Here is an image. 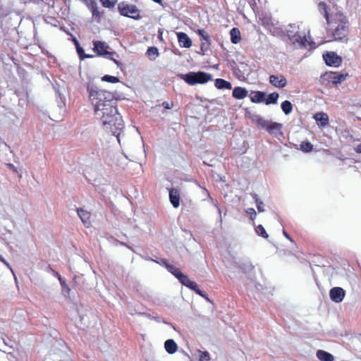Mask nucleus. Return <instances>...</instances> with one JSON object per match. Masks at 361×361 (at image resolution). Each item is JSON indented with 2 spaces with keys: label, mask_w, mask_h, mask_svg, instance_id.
Instances as JSON below:
<instances>
[{
  "label": "nucleus",
  "mask_w": 361,
  "mask_h": 361,
  "mask_svg": "<svg viewBox=\"0 0 361 361\" xmlns=\"http://www.w3.org/2000/svg\"><path fill=\"white\" fill-rule=\"evenodd\" d=\"M215 87L219 90H231L232 87L231 82L221 78H218L215 80Z\"/></svg>",
  "instance_id": "nucleus-20"
},
{
  "label": "nucleus",
  "mask_w": 361,
  "mask_h": 361,
  "mask_svg": "<svg viewBox=\"0 0 361 361\" xmlns=\"http://www.w3.org/2000/svg\"><path fill=\"white\" fill-rule=\"evenodd\" d=\"M247 214L250 215V219L253 221L256 217V212L253 208H249L246 210Z\"/></svg>",
  "instance_id": "nucleus-34"
},
{
  "label": "nucleus",
  "mask_w": 361,
  "mask_h": 361,
  "mask_svg": "<svg viewBox=\"0 0 361 361\" xmlns=\"http://www.w3.org/2000/svg\"><path fill=\"white\" fill-rule=\"evenodd\" d=\"M255 202H256V203H259V202H258V201H257V200H255Z\"/></svg>",
  "instance_id": "nucleus-50"
},
{
  "label": "nucleus",
  "mask_w": 361,
  "mask_h": 361,
  "mask_svg": "<svg viewBox=\"0 0 361 361\" xmlns=\"http://www.w3.org/2000/svg\"><path fill=\"white\" fill-rule=\"evenodd\" d=\"M169 199L171 203H179L180 191L177 188H172L169 191Z\"/></svg>",
  "instance_id": "nucleus-21"
},
{
  "label": "nucleus",
  "mask_w": 361,
  "mask_h": 361,
  "mask_svg": "<svg viewBox=\"0 0 361 361\" xmlns=\"http://www.w3.org/2000/svg\"><path fill=\"white\" fill-rule=\"evenodd\" d=\"M198 34L202 37V39L204 41H207V43L208 42L209 37L204 30H198Z\"/></svg>",
  "instance_id": "nucleus-35"
},
{
  "label": "nucleus",
  "mask_w": 361,
  "mask_h": 361,
  "mask_svg": "<svg viewBox=\"0 0 361 361\" xmlns=\"http://www.w3.org/2000/svg\"><path fill=\"white\" fill-rule=\"evenodd\" d=\"M355 151L357 153H361V142L355 147Z\"/></svg>",
  "instance_id": "nucleus-41"
},
{
  "label": "nucleus",
  "mask_w": 361,
  "mask_h": 361,
  "mask_svg": "<svg viewBox=\"0 0 361 361\" xmlns=\"http://www.w3.org/2000/svg\"><path fill=\"white\" fill-rule=\"evenodd\" d=\"M147 55L151 60H154L159 55L158 49L156 47H149L147 51Z\"/></svg>",
  "instance_id": "nucleus-26"
},
{
  "label": "nucleus",
  "mask_w": 361,
  "mask_h": 361,
  "mask_svg": "<svg viewBox=\"0 0 361 361\" xmlns=\"http://www.w3.org/2000/svg\"><path fill=\"white\" fill-rule=\"evenodd\" d=\"M313 118L320 128H324L329 125V116L324 112H317L314 114Z\"/></svg>",
  "instance_id": "nucleus-10"
},
{
  "label": "nucleus",
  "mask_w": 361,
  "mask_h": 361,
  "mask_svg": "<svg viewBox=\"0 0 361 361\" xmlns=\"http://www.w3.org/2000/svg\"><path fill=\"white\" fill-rule=\"evenodd\" d=\"M281 109L285 114L288 115L293 111V105L289 101H284L281 103Z\"/></svg>",
  "instance_id": "nucleus-24"
},
{
  "label": "nucleus",
  "mask_w": 361,
  "mask_h": 361,
  "mask_svg": "<svg viewBox=\"0 0 361 361\" xmlns=\"http://www.w3.org/2000/svg\"><path fill=\"white\" fill-rule=\"evenodd\" d=\"M267 94L259 91L252 92L250 94V99L255 103H261L264 102Z\"/></svg>",
  "instance_id": "nucleus-16"
},
{
  "label": "nucleus",
  "mask_w": 361,
  "mask_h": 361,
  "mask_svg": "<svg viewBox=\"0 0 361 361\" xmlns=\"http://www.w3.org/2000/svg\"><path fill=\"white\" fill-rule=\"evenodd\" d=\"M269 82L274 87L283 88L287 85V80L283 75H271L269 76Z\"/></svg>",
  "instance_id": "nucleus-8"
},
{
  "label": "nucleus",
  "mask_w": 361,
  "mask_h": 361,
  "mask_svg": "<svg viewBox=\"0 0 361 361\" xmlns=\"http://www.w3.org/2000/svg\"><path fill=\"white\" fill-rule=\"evenodd\" d=\"M0 260L4 262L7 267H10L9 264L0 255Z\"/></svg>",
  "instance_id": "nucleus-43"
},
{
  "label": "nucleus",
  "mask_w": 361,
  "mask_h": 361,
  "mask_svg": "<svg viewBox=\"0 0 361 361\" xmlns=\"http://www.w3.org/2000/svg\"><path fill=\"white\" fill-rule=\"evenodd\" d=\"M325 17H326V19H328V14H327V13H326H326H325Z\"/></svg>",
  "instance_id": "nucleus-49"
},
{
  "label": "nucleus",
  "mask_w": 361,
  "mask_h": 361,
  "mask_svg": "<svg viewBox=\"0 0 361 361\" xmlns=\"http://www.w3.org/2000/svg\"><path fill=\"white\" fill-rule=\"evenodd\" d=\"M70 290H71L70 288L68 286H66V291L67 292V293H69Z\"/></svg>",
  "instance_id": "nucleus-47"
},
{
  "label": "nucleus",
  "mask_w": 361,
  "mask_h": 361,
  "mask_svg": "<svg viewBox=\"0 0 361 361\" xmlns=\"http://www.w3.org/2000/svg\"><path fill=\"white\" fill-rule=\"evenodd\" d=\"M323 58L327 66L338 67L341 63L342 59L334 52H328L324 54Z\"/></svg>",
  "instance_id": "nucleus-7"
},
{
  "label": "nucleus",
  "mask_w": 361,
  "mask_h": 361,
  "mask_svg": "<svg viewBox=\"0 0 361 361\" xmlns=\"http://www.w3.org/2000/svg\"><path fill=\"white\" fill-rule=\"evenodd\" d=\"M175 208H177L180 204H173Z\"/></svg>",
  "instance_id": "nucleus-48"
},
{
  "label": "nucleus",
  "mask_w": 361,
  "mask_h": 361,
  "mask_svg": "<svg viewBox=\"0 0 361 361\" xmlns=\"http://www.w3.org/2000/svg\"><path fill=\"white\" fill-rule=\"evenodd\" d=\"M7 166L12 171L17 172V169L15 167V166L13 164H7Z\"/></svg>",
  "instance_id": "nucleus-40"
},
{
  "label": "nucleus",
  "mask_w": 361,
  "mask_h": 361,
  "mask_svg": "<svg viewBox=\"0 0 361 361\" xmlns=\"http://www.w3.org/2000/svg\"><path fill=\"white\" fill-rule=\"evenodd\" d=\"M87 89L90 99L94 106L95 118L102 126L116 136L120 143L121 133L124 124L121 115L118 113L116 101L114 99V95L92 84H89Z\"/></svg>",
  "instance_id": "nucleus-1"
},
{
  "label": "nucleus",
  "mask_w": 361,
  "mask_h": 361,
  "mask_svg": "<svg viewBox=\"0 0 361 361\" xmlns=\"http://www.w3.org/2000/svg\"><path fill=\"white\" fill-rule=\"evenodd\" d=\"M313 146L310 142H302L300 149L305 152H310L312 150Z\"/></svg>",
  "instance_id": "nucleus-30"
},
{
  "label": "nucleus",
  "mask_w": 361,
  "mask_h": 361,
  "mask_svg": "<svg viewBox=\"0 0 361 361\" xmlns=\"http://www.w3.org/2000/svg\"><path fill=\"white\" fill-rule=\"evenodd\" d=\"M85 2L87 4L88 8L91 11H93V10L95 11V8H97V4L94 0H87V1H85Z\"/></svg>",
  "instance_id": "nucleus-32"
},
{
  "label": "nucleus",
  "mask_w": 361,
  "mask_h": 361,
  "mask_svg": "<svg viewBox=\"0 0 361 361\" xmlns=\"http://www.w3.org/2000/svg\"><path fill=\"white\" fill-rule=\"evenodd\" d=\"M180 78L188 84L194 85L196 84H204L212 80V75L204 72H190L187 74L181 75Z\"/></svg>",
  "instance_id": "nucleus-4"
},
{
  "label": "nucleus",
  "mask_w": 361,
  "mask_h": 361,
  "mask_svg": "<svg viewBox=\"0 0 361 361\" xmlns=\"http://www.w3.org/2000/svg\"><path fill=\"white\" fill-rule=\"evenodd\" d=\"M200 353V361H209L211 360L210 355L207 351H201Z\"/></svg>",
  "instance_id": "nucleus-31"
},
{
  "label": "nucleus",
  "mask_w": 361,
  "mask_h": 361,
  "mask_svg": "<svg viewBox=\"0 0 361 361\" xmlns=\"http://www.w3.org/2000/svg\"><path fill=\"white\" fill-rule=\"evenodd\" d=\"M231 40L233 44H237L240 40V32L237 28L231 29Z\"/></svg>",
  "instance_id": "nucleus-23"
},
{
  "label": "nucleus",
  "mask_w": 361,
  "mask_h": 361,
  "mask_svg": "<svg viewBox=\"0 0 361 361\" xmlns=\"http://www.w3.org/2000/svg\"><path fill=\"white\" fill-rule=\"evenodd\" d=\"M102 80L104 82H108L111 83H116L119 82V80L116 76H111L109 75H105L102 78Z\"/></svg>",
  "instance_id": "nucleus-29"
},
{
  "label": "nucleus",
  "mask_w": 361,
  "mask_h": 361,
  "mask_svg": "<svg viewBox=\"0 0 361 361\" xmlns=\"http://www.w3.org/2000/svg\"><path fill=\"white\" fill-rule=\"evenodd\" d=\"M74 42H75V46H76V48H77L78 47H80L79 43H78V40H77V39H74Z\"/></svg>",
  "instance_id": "nucleus-45"
},
{
  "label": "nucleus",
  "mask_w": 361,
  "mask_h": 361,
  "mask_svg": "<svg viewBox=\"0 0 361 361\" xmlns=\"http://www.w3.org/2000/svg\"><path fill=\"white\" fill-rule=\"evenodd\" d=\"M257 205H258L257 208H258L259 212H262L263 209L261 207V204H257Z\"/></svg>",
  "instance_id": "nucleus-46"
},
{
  "label": "nucleus",
  "mask_w": 361,
  "mask_h": 361,
  "mask_svg": "<svg viewBox=\"0 0 361 361\" xmlns=\"http://www.w3.org/2000/svg\"><path fill=\"white\" fill-rule=\"evenodd\" d=\"M290 42L298 47H307L310 45V42L307 39L305 35H301L300 32H298L295 35H291V37L289 38Z\"/></svg>",
  "instance_id": "nucleus-6"
},
{
  "label": "nucleus",
  "mask_w": 361,
  "mask_h": 361,
  "mask_svg": "<svg viewBox=\"0 0 361 361\" xmlns=\"http://www.w3.org/2000/svg\"><path fill=\"white\" fill-rule=\"evenodd\" d=\"M255 231L256 233L262 236V238L267 239L268 238L269 235L265 230V228H264V226L261 224L258 225L256 228H255Z\"/></svg>",
  "instance_id": "nucleus-27"
},
{
  "label": "nucleus",
  "mask_w": 361,
  "mask_h": 361,
  "mask_svg": "<svg viewBox=\"0 0 361 361\" xmlns=\"http://www.w3.org/2000/svg\"><path fill=\"white\" fill-rule=\"evenodd\" d=\"M77 52H78V55H79V56H80V58L81 59H84L85 58H90V57H92V56H90V55H83L84 49L82 47H77Z\"/></svg>",
  "instance_id": "nucleus-33"
},
{
  "label": "nucleus",
  "mask_w": 361,
  "mask_h": 361,
  "mask_svg": "<svg viewBox=\"0 0 361 361\" xmlns=\"http://www.w3.org/2000/svg\"><path fill=\"white\" fill-rule=\"evenodd\" d=\"M345 295V290L340 287H334L331 288L329 293L331 300L335 302H341L343 300Z\"/></svg>",
  "instance_id": "nucleus-11"
},
{
  "label": "nucleus",
  "mask_w": 361,
  "mask_h": 361,
  "mask_svg": "<svg viewBox=\"0 0 361 361\" xmlns=\"http://www.w3.org/2000/svg\"><path fill=\"white\" fill-rule=\"evenodd\" d=\"M178 43L181 47L189 48L192 45V41L184 32H178Z\"/></svg>",
  "instance_id": "nucleus-14"
},
{
  "label": "nucleus",
  "mask_w": 361,
  "mask_h": 361,
  "mask_svg": "<svg viewBox=\"0 0 361 361\" xmlns=\"http://www.w3.org/2000/svg\"><path fill=\"white\" fill-rule=\"evenodd\" d=\"M94 51L99 56H104L107 59H109L111 60H113L114 62L119 66L120 63L118 61L113 59L112 55L113 53L108 51V49L109 48V45L104 42H100V41H94Z\"/></svg>",
  "instance_id": "nucleus-5"
},
{
  "label": "nucleus",
  "mask_w": 361,
  "mask_h": 361,
  "mask_svg": "<svg viewBox=\"0 0 361 361\" xmlns=\"http://www.w3.org/2000/svg\"><path fill=\"white\" fill-rule=\"evenodd\" d=\"M91 12H92L93 16H98V17H99L100 15H101V13L98 10V7L95 8V11L93 10Z\"/></svg>",
  "instance_id": "nucleus-38"
},
{
  "label": "nucleus",
  "mask_w": 361,
  "mask_h": 361,
  "mask_svg": "<svg viewBox=\"0 0 361 361\" xmlns=\"http://www.w3.org/2000/svg\"><path fill=\"white\" fill-rule=\"evenodd\" d=\"M348 29L345 25H339L334 32V37L335 40L345 42L347 41Z\"/></svg>",
  "instance_id": "nucleus-12"
},
{
  "label": "nucleus",
  "mask_w": 361,
  "mask_h": 361,
  "mask_svg": "<svg viewBox=\"0 0 361 361\" xmlns=\"http://www.w3.org/2000/svg\"><path fill=\"white\" fill-rule=\"evenodd\" d=\"M162 106L165 108V109H171L172 107H173V104H169V102H164L163 104H162Z\"/></svg>",
  "instance_id": "nucleus-36"
},
{
  "label": "nucleus",
  "mask_w": 361,
  "mask_h": 361,
  "mask_svg": "<svg viewBox=\"0 0 361 361\" xmlns=\"http://www.w3.org/2000/svg\"><path fill=\"white\" fill-rule=\"evenodd\" d=\"M102 6L105 8H111L115 6L117 0H99Z\"/></svg>",
  "instance_id": "nucleus-28"
},
{
  "label": "nucleus",
  "mask_w": 361,
  "mask_h": 361,
  "mask_svg": "<svg viewBox=\"0 0 361 361\" xmlns=\"http://www.w3.org/2000/svg\"><path fill=\"white\" fill-rule=\"evenodd\" d=\"M167 270L175 276L183 285L194 290L197 294L204 297V294L200 289L198 285L195 281H190L188 277L184 275L178 268L171 264L167 266Z\"/></svg>",
  "instance_id": "nucleus-3"
},
{
  "label": "nucleus",
  "mask_w": 361,
  "mask_h": 361,
  "mask_svg": "<svg viewBox=\"0 0 361 361\" xmlns=\"http://www.w3.org/2000/svg\"><path fill=\"white\" fill-rule=\"evenodd\" d=\"M348 75L347 73H331L329 78L332 84L337 85L345 80Z\"/></svg>",
  "instance_id": "nucleus-15"
},
{
  "label": "nucleus",
  "mask_w": 361,
  "mask_h": 361,
  "mask_svg": "<svg viewBox=\"0 0 361 361\" xmlns=\"http://www.w3.org/2000/svg\"><path fill=\"white\" fill-rule=\"evenodd\" d=\"M77 212L85 226L90 228L92 226L91 213L82 208L78 209Z\"/></svg>",
  "instance_id": "nucleus-13"
},
{
  "label": "nucleus",
  "mask_w": 361,
  "mask_h": 361,
  "mask_svg": "<svg viewBox=\"0 0 361 361\" xmlns=\"http://www.w3.org/2000/svg\"><path fill=\"white\" fill-rule=\"evenodd\" d=\"M283 233L286 238L291 240L289 235L286 233V231H283Z\"/></svg>",
  "instance_id": "nucleus-44"
},
{
  "label": "nucleus",
  "mask_w": 361,
  "mask_h": 361,
  "mask_svg": "<svg viewBox=\"0 0 361 361\" xmlns=\"http://www.w3.org/2000/svg\"><path fill=\"white\" fill-rule=\"evenodd\" d=\"M209 44V40L208 41L207 43V41H205L204 42H202V44H201V49L202 50L207 49L208 48Z\"/></svg>",
  "instance_id": "nucleus-37"
},
{
  "label": "nucleus",
  "mask_w": 361,
  "mask_h": 361,
  "mask_svg": "<svg viewBox=\"0 0 361 361\" xmlns=\"http://www.w3.org/2000/svg\"><path fill=\"white\" fill-rule=\"evenodd\" d=\"M317 357L321 361H334V357L331 353L323 350H318L317 351Z\"/></svg>",
  "instance_id": "nucleus-17"
},
{
  "label": "nucleus",
  "mask_w": 361,
  "mask_h": 361,
  "mask_svg": "<svg viewBox=\"0 0 361 361\" xmlns=\"http://www.w3.org/2000/svg\"><path fill=\"white\" fill-rule=\"evenodd\" d=\"M56 275H57V276L59 278V280L62 287H63L66 285L65 282L63 281H62L61 276V275L59 273H56Z\"/></svg>",
  "instance_id": "nucleus-42"
},
{
  "label": "nucleus",
  "mask_w": 361,
  "mask_h": 361,
  "mask_svg": "<svg viewBox=\"0 0 361 361\" xmlns=\"http://www.w3.org/2000/svg\"><path fill=\"white\" fill-rule=\"evenodd\" d=\"M279 98V94L277 92H272L269 95H267V97L264 99V103L267 105L271 104H276Z\"/></svg>",
  "instance_id": "nucleus-22"
},
{
  "label": "nucleus",
  "mask_w": 361,
  "mask_h": 361,
  "mask_svg": "<svg viewBox=\"0 0 361 361\" xmlns=\"http://www.w3.org/2000/svg\"><path fill=\"white\" fill-rule=\"evenodd\" d=\"M253 121L257 125L258 128L265 129L269 134L276 137L283 136V125L281 123L266 120L259 116H255Z\"/></svg>",
  "instance_id": "nucleus-2"
},
{
  "label": "nucleus",
  "mask_w": 361,
  "mask_h": 361,
  "mask_svg": "<svg viewBox=\"0 0 361 361\" xmlns=\"http://www.w3.org/2000/svg\"><path fill=\"white\" fill-rule=\"evenodd\" d=\"M288 39L291 37V35H295L299 32V27L297 25L293 24L289 25L288 28L286 30Z\"/></svg>",
  "instance_id": "nucleus-25"
},
{
  "label": "nucleus",
  "mask_w": 361,
  "mask_h": 361,
  "mask_svg": "<svg viewBox=\"0 0 361 361\" xmlns=\"http://www.w3.org/2000/svg\"><path fill=\"white\" fill-rule=\"evenodd\" d=\"M164 348L169 354L176 353L178 349L177 344L173 339L166 340L164 343Z\"/></svg>",
  "instance_id": "nucleus-18"
},
{
  "label": "nucleus",
  "mask_w": 361,
  "mask_h": 361,
  "mask_svg": "<svg viewBox=\"0 0 361 361\" xmlns=\"http://www.w3.org/2000/svg\"><path fill=\"white\" fill-rule=\"evenodd\" d=\"M119 12L122 16L134 18L135 14H137V10L135 6L125 5L121 4L118 6Z\"/></svg>",
  "instance_id": "nucleus-9"
},
{
  "label": "nucleus",
  "mask_w": 361,
  "mask_h": 361,
  "mask_svg": "<svg viewBox=\"0 0 361 361\" xmlns=\"http://www.w3.org/2000/svg\"><path fill=\"white\" fill-rule=\"evenodd\" d=\"M160 264L161 265H164L166 269L168 265H171L170 264H169L168 261L166 259H161Z\"/></svg>",
  "instance_id": "nucleus-39"
},
{
  "label": "nucleus",
  "mask_w": 361,
  "mask_h": 361,
  "mask_svg": "<svg viewBox=\"0 0 361 361\" xmlns=\"http://www.w3.org/2000/svg\"><path fill=\"white\" fill-rule=\"evenodd\" d=\"M247 95V91L241 87H236L233 90V97L238 99H244Z\"/></svg>",
  "instance_id": "nucleus-19"
}]
</instances>
